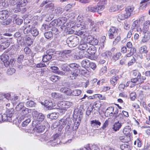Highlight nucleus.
<instances>
[{"mask_svg": "<svg viewBox=\"0 0 150 150\" xmlns=\"http://www.w3.org/2000/svg\"><path fill=\"white\" fill-rule=\"evenodd\" d=\"M118 19L120 20H124L129 18L125 13L120 14L118 15Z\"/></svg>", "mask_w": 150, "mask_h": 150, "instance_id": "79ce46f5", "label": "nucleus"}, {"mask_svg": "<svg viewBox=\"0 0 150 150\" xmlns=\"http://www.w3.org/2000/svg\"><path fill=\"white\" fill-rule=\"evenodd\" d=\"M77 27L79 28L81 30H79L77 33L78 35L83 34L84 31L82 30L86 28L87 26L90 23V27L93 31L96 32L98 30V26L100 24V22L95 23L93 21L88 17L85 18L81 16H79L77 19Z\"/></svg>", "mask_w": 150, "mask_h": 150, "instance_id": "f257e3e1", "label": "nucleus"}, {"mask_svg": "<svg viewBox=\"0 0 150 150\" xmlns=\"http://www.w3.org/2000/svg\"><path fill=\"white\" fill-rule=\"evenodd\" d=\"M147 47L146 46H143L141 47L139 49V52L141 53L146 54L148 52Z\"/></svg>", "mask_w": 150, "mask_h": 150, "instance_id": "49530a36", "label": "nucleus"}, {"mask_svg": "<svg viewBox=\"0 0 150 150\" xmlns=\"http://www.w3.org/2000/svg\"><path fill=\"white\" fill-rule=\"evenodd\" d=\"M86 10L87 11L94 13L100 11L99 9V7L97 6H93L90 5L86 8Z\"/></svg>", "mask_w": 150, "mask_h": 150, "instance_id": "4468645a", "label": "nucleus"}, {"mask_svg": "<svg viewBox=\"0 0 150 150\" xmlns=\"http://www.w3.org/2000/svg\"><path fill=\"white\" fill-rule=\"evenodd\" d=\"M2 96V99L4 98H6L7 100H9L10 97L11 95L10 93H7L6 94H3L1 93Z\"/></svg>", "mask_w": 150, "mask_h": 150, "instance_id": "0e129e2a", "label": "nucleus"}, {"mask_svg": "<svg viewBox=\"0 0 150 150\" xmlns=\"http://www.w3.org/2000/svg\"><path fill=\"white\" fill-rule=\"evenodd\" d=\"M23 22V20L19 18H17L15 19V23L17 25L21 24Z\"/></svg>", "mask_w": 150, "mask_h": 150, "instance_id": "774afa93", "label": "nucleus"}, {"mask_svg": "<svg viewBox=\"0 0 150 150\" xmlns=\"http://www.w3.org/2000/svg\"><path fill=\"white\" fill-rule=\"evenodd\" d=\"M61 68L62 69L63 71L68 72H70L71 71V70L67 65H62L61 66Z\"/></svg>", "mask_w": 150, "mask_h": 150, "instance_id": "603ef678", "label": "nucleus"}, {"mask_svg": "<svg viewBox=\"0 0 150 150\" xmlns=\"http://www.w3.org/2000/svg\"><path fill=\"white\" fill-rule=\"evenodd\" d=\"M0 59L4 63V66L7 67L9 65L10 62L9 61V57L6 54H3L0 57Z\"/></svg>", "mask_w": 150, "mask_h": 150, "instance_id": "1a4fd4ad", "label": "nucleus"}, {"mask_svg": "<svg viewBox=\"0 0 150 150\" xmlns=\"http://www.w3.org/2000/svg\"><path fill=\"white\" fill-rule=\"evenodd\" d=\"M35 103L32 100L28 101L25 103L26 106L28 107H35Z\"/></svg>", "mask_w": 150, "mask_h": 150, "instance_id": "58836bf2", "label": "nucleus"}, {"mask_svg": "<svg viewBox=\"0 0 150 150\" xmlns=\"http://www.w3.org/2000/svg\"><path fill=\"white\" fill-rule=\"evenodd\" d=\"M69 66L71 68L77 70V72L78 71V69L79 67V65L78 64L75 63L70 64H69Z\"/></svg>", "mask_w": 150, "mask_h": 150, "instance_id": "de8ad7c7", "label": "nucleus"}, {"mask_svg": "<svg viewBox=\"0 0 150 150\" xmlns=\"http://www.w3.org/2000/svg\"><path fill=\"white\" fill-rule=\"evenodd\" d=\"M150 3V0H142L140 3V8H145Z\"/></svg>", "mask_w": 150, "mask_h": 150, "instance_id": "a878e982", "label": "nucleus"}, {"mask_svg": "<svg viewBox=\"0 0 150 150\" xmlns=\"http://www.w3.org/2000/svg\"><path fill=\"white\" fill-rule=\"evenodd\" d=\"M79 42V40L77 38H75L72 40L70 41V43L73 47H75L78 45Z\"/></svg>", "mask_w": 150, "mask_h": 150, "instance_id": "473e14b6", "label": "nucleus"}, {"mask_svg": "<svg viewBox=\"0 0 150 150\" xmlns=\"http://www.w3.org/2000/svg\"><path fill=\"white\" fill-rule=\"evenodd\" d=\"M118 30L115 27H111L108 32L109 38L110 39L114 38L118 35Z\"/></svg>", "mask_w": 150, "mask_h": 150, "instance_id": "0eeeda50", "label": "nucleus"}, {"mask_svg": "<svg viewBox=\"0 0 150 150\" xmlns=\"http://www.w3.org/2000/svg\"><path fill=\"white\" fill-rule=\"evenodd\" d=\"M70 74H68V76L71 79H75L78 76V74L75 72L72 71L71 70L70 72H69Z\"/></svg>", "mask_w": 150, "mask_h": 150, "instance_id": "2f4dec72", "label": "nucleus"}, {"mask_svg": "<svg viewBox=\"0 0 150 150\" xmlns=\"http://www.w3.org/2000/svg\"><path fill=\"white\" fill-rule=\"evenodd\" d=\"M64 103L65 110H66L67 108H69L72 105V103L69 101H64Z\"/></svg>", "mask_w": 150, "mask_h": 150, "instance_id": "13d9d810", "label": "nucleus"}, {"mask_svg": "<svg viewBox=\"0 0 150 150\" xmlns=\"http://www.w3.org/2000/svg\"><path fill=\"white\" fill-rule=\"evenodd\" d=\"M120 148L122 150H131V148L130 146L128 144H123L120 146Z\"/></svg>", "mask_w": 150, "mask_h": 150, "instance_id": "f704fd0d", "label": "nucleus"}, {"mask_svg": "<svg viewBox=\"0 0 150 150\" xmlns=\"http://www.w3.org/2000/svg\"><path fill=\"white\" fill-rule=\"evenodd\" d=\"M90 124L91 126L94 127L95 126H100L101 122L98 120H94L91 121Z\"/></svg>", "mask_w": 150, "mask_h": 150, "instance_id": "c85d7f7f", "label": "nucleus"}, {"mask_svg": "<svg viewBox=\"0 0 150 150\" xmlns=\"http://www.w3.org/2000/svg\"><path fill=\"white\" fill-rule=\"evenodd\" d=\"M9 16V12L6 10L0 11V19L2 20L6 19Z\"/></svg>", "mask_w": 150, "mask_h": 150, "instance_id": "6ab92c4d", "label": "nucleus"}, {"mask_svg": "<svg viewBox=\"0 0 150 150\" xmlns=\"http://www.w3.org/2000/svg\"><path fill=\"white\" fill-rule=\"evenodd\" d=\"M75 16V14L74 13V12H71L68 14H67L66 16V17L69 19H71L74 18Z\"/></svg>", "mask_w": 150, "mask_h": 150, "instance_id": "6e6d98bb", "label": "nucleus"}, {"mask_svg": "<svg viewBox=\"0 0 150 150\" xmlns=\"http://www.w3.org/2000/svg\"><path fill=\"white\" fill-rule=\"evenodd\" d=\"M89 63V61L88 60H83L81 62V65L82 67L86 69L88 67Z\"/></svg>", "mask_w": 150, "mask_h": 150, "instance_id": "7c9ffc66", "label": "nucleus"}, {"mask_svg": "<svg viewBox=\"0 0 150 150\" xmlns=\"http://www.w3.org/2000/svg\"><path fill=\"white\" fill-rule=\"evenodd\" d=\"M131 128L129 126H127L125 127L123 130V133L126 135H128L130 134L131 131Z\"/></svg>", "mask_w": 150, "mask_h": 150, "instance_id": "c756f323", "label": "nucleus"}, {"mask_svg": "<svg viewBox=\"0 0 150 150\" xmlns=\"http://www.w3.org/2000/svg\"><path fill=\"white\" fill-rule=\"evenodd\" d=\"M30 121L31 120L30 118H28L22 122V126L23 127H25L30 122Z\"/></svg>", "mask_w": 150, "mask_h": 150, "instance_id": "5fc2aeb1", "label": "nucleus"}, {"mask_svg": "<svg viewBox=\"0 0 150 150\" xmlns=\"http://www.w3.org/2000/svg\"><path fill=\"white\" fill-rule=\"evenodd\" d=\"M60 79V77L57 76L53 75L50 78V80L54 82H55Z\"/></svg>", "mask_w": 150, "mask_h": 150, "instance_id": "09e8293b", "label": "nucleus"}, {"mask_svg": "<svg viewBox=\"0 0 150 150\" xmlns=\"http://www.w3.org/2000/svg\"><path fill=\"white\" fill-rule=\"evenodd\" d=\"M44 35L47 39H50L52 37V34L51 32H46L44 34Z\"/></svg>", "mask_w": 150, "mask_h": 150, "instance_id": "8fccbe9b", "label": "nucleus"}, {"mask_svg": "<svg viewBox=\"0 0 150 150\" xmlns=\"http://www.w3.org/2000/svg\"><path fill=\"white\" fill-rule=\"evenodd\" d=\"M85 53L88 54V55L90 56V55H94L96 52V48L94 46L91 47H88L87 50H85Z\"/></svg>", "mask_w": 150, "mask_h": 150, "instance_id": "aec40b11", "label": "nucleus"}, {"mask_svg": "<svg viewBox=\"0 0 150 150\" xmlns=\"http://www.w3.org/2000/svg\"><path fill=\"white\" fill-rule=\"evenodd\" d=\"M41 103L42 105H44L47 107L48 110L53 109L56 108L55 107V105L54 103H53L47 100H45L44 102H41Z\"/></svg>", "mask_w": 150, "mask_h": 150, "instance_id": "f8f14e48", "label": "nucleus"}, {"mask_svg": "<svg viewBox=\"0 0 150 150\" xmlns=\"http://www.w3.org/2000/svg\"><path fill=\"white\" fill-rule=\"evenodd\" d=\"M88 46L87 43H85L83 44H81L79 45V48L81 50H87Z\"/></svg>", "mask_w": 150, "mask_h": 150, "instance_id": "e433bc0d", "label": "nucleus"}, {"mask_svg": "<svg viewBox=\"0 0 150 150\" xmlns=\"http://www.w3.org/2000/svg\"><path fill=\"white\" fill-rule=\"evenodd\" d=\"M23 29V33L25 34H27L30 32L33 36H36L39 34V31L37 28L30 25L26 26H24Z\"/></svg>", "mask_w": 150, "mask_h": 150, "instance_id": "20e7f679", "label": "nucleus"}, {"mask_svg": "<svg viewBox=\"0 0 150 150\" xmlns=\"http://www.w3.org/2000/svg\"><path fill=\"white\" fill-rule=\"evenodd\" d=\"M78 55L79 57L82 56V58L84 56L88 58H90V57H91L90 56L87 55V54L85 53V51H80Z\"/></svg>", "mask_w": 150, "mask_h": 150, "instance_id": "a18cd8bd", "label": "nucleus"}, {"mask_svg": "<svg viewBox=\"0 0 150 150\" xmlns=\"http://www.w3.org/2000/svg\"><path fill=\"white\" fill-rule=\"evenodd\" d=\"M87 43L93 45H96L98 43V40L94 38L93 36H90L86 37Z\"/></svg>", "mask_w": 150, "mask_h": 150, "instance_id": "ddd939ff", "label": "nucleus"}, {"mask_svg": "<svg viewBox=\"0 0 150 150\" xmlns=\"http://www.w3.org/2000/svg\"><path fill=\"white\" fill-rule=\"evenodd\" d=\"M14 112V110L13 108L8 109L6 112V113H4L6 115V119L7 121L11 122L12 121L11 117Z\"/></svg>", "mask_w": 150, "mask_h": 150, "instance_id": "9d476101", "label": "nucleus"}, {"mask_svg": "<svg viewBox=\"0 0 150 150\" xmlns=\"http://www.w3.org/2000/svg\"><path fill=\"white\" fill-rule=\"evenodd\" d=\"M0 43L1 44L0 45L1 50H4L7 48L10 45L9 42L7 41V40L5 38L2 39Z\"/></svg>", "mask_w": 150, "mask_h": 150, "instance_id": "a211bd4d", "label": "nucleus"}, {"mask_svg": "<svg viewBox=\"0 0 150 150\" xmlns=\"http://www.w3.org/2000/svg\"><path fill=\"white\" fill-rule=\"evenodd\" d=\"M24 107V104L23 103H20L18 104L16 107V109L17 111H19Z\"/></svg>", "mask_w": 150, "mask_h": 150, "instance_id": "4d7b16f0", "label": "nucleus"}, {"mask_svg": "<svg viewBox=\"0 0 150 150\" xmlns=\"http://www.w3.org/2000/svg\"><path fill=\"white\" fill-rule=\"evenodd\" d=\"M67 18L66 17H63L57 19L59 22V25H63L60 27L62 29H63L64 28L65 29L66 28V26L64 25L67 22Z\"/></svg>", "mask_w": 150, "mask_h": 150, "instance_id": "dca6fc26", "label": "nucleus"}, {"mask_svg": "<svg viewBox=\"0 0 150 150\" xmlns=\"http://www.w3.org/2000/svg\"><path fill=\"white\" fill-rule=\"evenodd\" d=\"M12 102L13 105H16L18 102V97L17 96H14L12 99Z\"/></svg>", "mask_w": 150, "mask_h": 150, "instance_id": "680f3d73", "label": "nucleus"}, {"mask_svg": "<svg viewBox=\"0 0 150 150\" xmlns=\"http://www.w3.org/2000/svg\"><path fill=\"white\" fill-rule=\"evenodd\" d=\"M116 117L119 118L120 121L123 122L124 121V116L122 113L119 114L117 116L115 115Z\"/></svg>", "mask_w": 150, "mask_h": 150, "instance_id": "69168bd1", "label": "nucleus"}, {"mask_svg": "<svg viewBox=\"0 0 150 150\" xmlns=\"http://www.w3.org/2000/svg\"><path fill=\"white\" fill-rule=\"evenodd\" d=\"M130 97L131 100H134L136 98V94L135 92H132L130 94Z\"/></svg>", "mask_w": 150, "mask_h": 150, "instance_id": "338daca9", "label": "nucleus"}, {"mask_svg": "<svg viewBox=\"0 0 150 150\" xmlns=\"http://www.w3.org/2000/svg\"><path fill=\"white\" fill-rule=\"evenodd\" d=\"M107 3V0H100L99 2L97 4V6L99 7L100 11H102L104 9Z\"/></svg>", "mask_w": 150, "mask_h": 150, "instance_id": "412c9836", "label": "nucleus"}, {"mask_svg": "<svg viewBox=\"0 0 150 150\" xmlns=\"http://www.w3.org/2000/svg\"><path fill=\"white\" fill-rule=\"evenodd\" d=\"M135 29L138 32L142 31L141 28L140 27V22L138 20H136L134 21L132 25L131 29L134 30Z\"/></svg>", "mask_w": 150, "mask_h": 150, "instance_id": "f3484780", "label": "nucleus"}, {"mask_svg": "<svg viewBox=\"0 0 150 150\" xmlns=\"http://www.w3.org/2000/svg\"><path fill=\"white\" fill-rule=\"evenodd\" d=\"M32 125L33 126H35L33 129L34 132L39 133L43 132L45 128V125H38L35 120L33 121Z\"/></svg>", "mask_w": 150, "mask_h": 150, "instance_id": "423d86ee", "label": "nucleus"}, {"mask_svg": "<svg viewBox=\"0 0 150 150\" xmlns=\"http://www.w3.org/2000/svg\"><path fill=\"white\" fill-rule=\"evenodd\" d=\"M49 24L51 28L52 26L59 25V22L57 19L53 20Z\"/></svg>", "mask_w": 150, "mask_h": 150, "instance_id": "3c124183", "label": "nucleus"}, {"mask_svg": "<svg viewBox=\"0 0 150 150\" xmlns=\"http://www.w3.org/2000/svg\"><path fill=\"white\" fill-rule=\"evenodd\" d=\"M8 3L7 1H3L0 2V9L5 8L8 7Z\"/></svg>", "mask_w": 150, "mask_h": 150, "instance_id": "4c0bfd02", "label": "nucleus"}, {"mask_svg": "<svg viewBox=\"0 0 150 150\" xmlns=\"http://www.w3.org/2000/svg\"><path fill=\"white\" fill-rule=\"evenodd\" d=\"M146 23L147 25H146V24H144L142 30L141 31H140L143 32L144 33H145L147 32L148 33H150V29L149 28L150 22L147 21Z\"/></svg>", "mask_w": 150, "mask_h": 150, "instance_id": "b1692460", "label": "nucleus"}, {"mask_svg": "<svg viewBox=\"0 0 150 150\" xmlns=\"http://www.w3.org/2000/svg\"><path fill=\"white\" fill-rule=\"evenodd\" d=\"M121 54L120 52H117L113 54L112 56V59L114 61L118 60L120 57Z\"/></svg>", "mask_w": 150, "mask_h": 150, "instance_id": "72a5a7b5", "label": "nucleus"}, {"mask_svg": "<svg viewBox=\"0 0 150 150\" xmlns=\"http://www.w3.org/2000/svg\"><path fill=\"white\" fill-rule=\"evenodd\" d=\"M80 124V122L79 121H77L76 120V122H74V125L73 127V129L74 130H76L79 126Z\"/></svg>", "mask_w": 150, "mask_h": 150, "instance_id": "e2e57ef3", "label": "nucleus"}, {"mask_svg": "<svg viewBox=\"0 0 150 150\" xmlns=\"http://www.w3.org/2000/svg\"><path fill=\"white\" fill-rule=\"evenodd\" d=\"M107 67L106 66H105L102 67L100 71V74L101 75L105 73L107 71Z\"/></svg>", "mask_w": 150, "mask_h": 150, "instance_id": "864d4df0", "label": "nucleus"}, {"mask_svg": "<svg viewBox=\"0 0 150 150\" xmlns=\"http://www.w3.org/2000/svg\"><path fill=\"white\" fill-rule=\"evenodd\" d=\"M59 115L58 113L54 112L49 114L47 115V117L51 119H56L58 117Z\"/></svg>", "mask_w": 150, "mask_h": 150, "instance_id": "bb28decb", "label": "nucleus"}, {"mask_svg": "<svg viewBox=\"0 0 150 150\" xmlns=\"http://www.w3.org/2000/svg\"><path fill=\"white\" fill-rule=\"evenodd\" d=\"M130 49V51L125 56V57H130L136 52V50L134 47H133Z\"/></svg>", "mask_w": 150, "mask_h": 150, "instance_id": "cd10ccee", "label": "nucleus"}, {"mask_svg": "<svg viewBox=\"0 0 150 150\" xmlns=\"http://www.w3.org/2000/svg\"><path fill=\"white\" fill-rule=\"evenodd\" d=\"M33 117L35 116V117H37L36 120L37 121H41L42 122L43 120L45 118V116L42 113H39L36 111H34L33 114Z\"/></svg>", "mask_w": 150, "mask_h": 150, "instance_id": "2eb2a0df", "label": "nucleus"}, {"mask_svg": "<svg viewBox=\"0 0 150 150\" xmlns=\"http://www.w3.org/2000/svg\"><path fill=\"white\" fill-rule=\"evenodd\" d=\"M9 3L13 6H16L17 7L13 9L16 13L20 12L21 9L20 8L25 6L28 2L27 0H9Z\"/></svg>", "mask_w": 150, "mask_h": 150, "instance_id": "7ed1b4c3", "label": "nucleus"}, {"mask_svg": "<svg viewBox=\"0 0 150 150\" xmlns=\"http://www.w3.org/2000/svg\"><path fill=\"white\" fill-rule=\"evenodd\" d=\"M16 71V70L14 69L11 68L8 69L7 73L8 74L11 75L14 73Z\"/></svg>", "mask_w": 150, "mask_h": 150, "instance_id": "bf43d9fd", "label": "nucleus"}, {"mask_svg": "<svg viewBox=\"0 0 150 150\" xmlns=\"http://www.w3.org/2000/svg\"><path fill=\"white\" fill-rule=\"evenodd\" d=\"M51 28L49 24H44L41 27V30L42 31H45L50 30Z\"/></svg>", "mask_w": 150, "mask_h": 150, "instance_id": "ea45409f", "label": "nucleus"}, {"mask_svg": "<svg viewBox=\"0 0 150 150\" xmlns=\"http://www.w3.org/2000/svg\"><path fill=\"white\" fill-rule=\"evenodd\" d=\"M134 9V7L133 6H128L126 7L125 10L126 12L125 13L129 18L132 14Z\"/></svg>", "mask_w": 150, "mask_h": 150, "instance_id": "4be33fe9", "label": "nucleus"}, {"mask_svg": "<svg viewBox=\"0 0 150 150\" xmlns=\"http://www.w3.org/2000/svg\"><path fill=\"white\" fill-rule=\"evenodd\" d=\"M118 77L113 76L110 80V82L112 86H115L117 83V79H118Z\"/></svg>", "mask_w": 150, "mask_h": 150, "instance_id": "a19ab883", "label": "nucleus"}, {"mask_svg": "<svg viewBox=\"0 0 150 150\" xmlns=\"http://www.w3.org/2000/svg\"><path fill=\"white\" fill-rule=\"evenodd\" d=\"M54 53V51L52 50H47L46 54L43 57L42 61L46 62L50 60L52 58V56L53 55Z\"/></svg>", "mask_w": 150, "mask_h": 150, "instance_id": "6e6552de", "label": "nucleus"}, {"mask_svg": "<svg viewBox=\"0 0 150 150\" xmlns=\"http://www.w3.org/2000/svg\"><path fill=\"white\" fill-rule=\"evenodd\" d=\"M30 111V110L28 108H25L24 109H23L21 112V116L20 117L19 120L21 121L23 120L27 117L28 116V114Z\"/></svg>", "mask_w": 150, "mask_h": 150, "instance_id": "9b49d317", "label": "nucleus"}, {"mask_svg": "<svg viewBox=\"0 0 150 150\" xmlns=\"http://www.w3.org/2000/svg\"><path fill=\"white\" fill-rule=\"evenodd\" d=\"M81 93V90L79 89H75L72 91L71 95L74 96H78Z\"/></svg>", "mask_w": 150, "mask_h": 150, "instance_id": "37998d69", "label": "nucleus"}, {"mask_svg": "<svg viewBox=\"0 0 150 150\" xmlns=\"http://www.w3.org/2000/svg\"><path fill=\"white\" fill-rule=\"evenodd\" d=\"M122 126L121 122H120L119 121H118L114 124L112 128L114 131H117L120 129Z\"/></svg>", "mask_w": 150, "mask_h": 150, "instance_id": "393cba45", "label": "nucleus"}, {"mask_svg": "<svg viewBox=\"0 0 150 150\" xmlns=\"http://www.w3.org/2000/svg\"><path fill=\"white\" fill-rule=\"evenodd\" d=\"M108 110L111 111V112H109V115L110 116H112L114 115H116L118 113V110L117 108H115V109L113 107H110L108 108Z\"/></svg>", "mask_w": 150, "mask_h": 150, "instance_id": "5701e85b", "label": "nucleus"}, {"mask_svg": "<svg viewBox=\"0 0 150 150\" xmlns=\"http://www.w3.org/2000/svg\"><path fill=\"white\" fill-rule=\"evenodd\" d=\"M117 11V5H113L110 7L109 9V11L110 12H114Z\"/></svg>", "mask_w": 150, "mask_h": 150, "instance_id": "052dcab7", "label": "nucleus"}, {"mask_svg": "<svg viewBox=\"0 0 150 150\" xmlns=\"http://www.w3.org/2000/svg\"><path fill=\"white\" fill-rule=\"evenodd\" d=\"M77 27L79 28L81 30H79L77 33L78 35L83 34L84 31L82 30L86 28L87 26L90 23V27L93 31L96 32L98 30V26L100 24V22L95 23L93 21L88 17L85 18L81 16H79L77 19Z\"/></svg>", "mask_w": 150, "mask_h": 150, "instance_id": "f03ea898", "label": "nucleus"}, {"mask_svg": "<svg viewBox=\"0 0 150 150\" xmlns=\"http://www.w3.org/2000/svg\"><path fill=\"white\" fill-rule=\"evenodd\" d=\"M62 134L60 131H58L54 135H53L51 137V140L48 142L47 144L50 146H57L60 143V141L59 139V137Z\"/></svg>", "mask_w": 150, "mask_h": 150, "instance_id": "39448f33", "label": "nucleus"}, {"mask_svg": "<svg viewBox=\"0 0 150 150\" xmlns=\"http://www.w3.org/2000/svg\"><path fill=\"white\" fill-rule=\"evenodd\" d=\"M64 101L59 102L57 104L59 109L61 110H65Z\"/></svg>", "mask_w": 150, "mask_h": 150, "instance_id": "c03bdc74", "label": "nucleus"}, {"mask_svg": "<svg viewBox=\"0 0 150 150\" xmlns=\"http://www.w3.org/2000/svg\"><path fill=\"white\" fill-rule=\"evenodd\" d=\"M137 77L138 80V83L140 84L143 83L144 81L146 79L145 76H141V74L138 76H137Z\"/></svg>", "mask_w": 150, "mask_h": 150, "instance_id": "c9c22d12", "label": "nucleus"}]
</instances>
